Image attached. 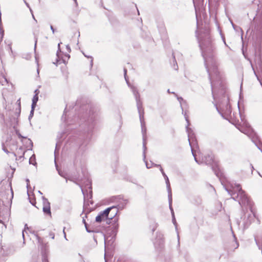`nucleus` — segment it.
Segmentation results:
<instances>
[{
  "instance_id": "f257e3e1",
  "label": "nucleus",
  "mask_w": 262,
  "mask_h": 262,
  "mask_svg": "<svg viewBox=\"0 0 262 262\" xmlns=\"http://www.w3.org/2000/svg\"><path fill=\"white\" fill-rule=\"evenodd\" d=\"M195 34L209 75L212 95L215 99L216 86L221 84V76L214 58L215 47L210 34L209 26L206 25L203 28L198 23Z\"/></svg>"
},
{
  "instance_id": "f03ea898",
  "label": "nucleus",
  "mask_w": 262,
  "mask_h": 262,
  "mask_svg": "<svg viewBox=\"0 0 262 262\" xmlns=\"http://www.w3.org/2000/svg\"><path fill=\"white\" fill-rule=\"evenodd\" d=\"M226 190L232 196V199L238 202L241 206H247L249 207L251 212L252 210V203L244 191L242 189L239 185H235L232 189L226 188ZM254 215V214H253Z\"/></svg>"
},
{
  "instance_id": "7ed1b4c3",
  "label": "nucleus",
  "mask_w": 262,
  "mask_h": 262,
  "mask_svg": "<svg viewBox=\"0 0 262 262\" xmlns=\"http://www.w3.org/2000/svg\"><path fill=\"white\" fill-rule=\"evenodd\" d=\"M132 92L134 94V95L135 97L136 103H137V106L139 115V118H140V121L141 123V129H142V136H143V154H144V157H145V150L146 149V128L145 126V123L144 120V109L142 107V103L140 98V95L137 89L136 88H135L134 86H130Z\"/></svg>"
},
{
  "instance_id": "20e7f679",
  "label": "nucleus",
  "mask_w": 262,
  "mask_h": 262,
  "mask_svg": "<svg viewBox=\"0 0 262 262\" xmlns=\"http://www.w3.org/2000/svg\"><path fill=\"white\" fill-rule=\"evenodd\" d=\"M252 27V38L257 43L262 39V11L259 10L254 18Z\"/></svg>"
},
{
  "instance_id": "39448f33",
  "label": "nucleus",
  "mask_w": 262,
  "mask_h": 262,
  "mask_svg": "<svg viewBox=\"0 0 262 262\" xmlns=\"http://www.w3.org/2000/svg\"><path fill=\"white\" fill-rule=\"evenodd\" d=\"M199 164L204 163L206 165H211L216 176L219 178L222 176V173L218 167L217 161L214 159V156L212 154H209L204 156L202 158V162H199Z\"/></svg>"
},
{
  "instance_id": "423d86ee",
  "label": "nucleus",
  "mask_w": 262,
  "mask_h": 262,
  "mask_svg": "<svg viewBox=\"0 0 262 262\" xmlns=\"http://www.w3.org/2000/svg\"><path fill=\"white\" fill-rule=\"evenodd\" d=\"M251 64L255 75L262 86V61L259 55H255L254 61H251Z\"/></svg>"
},
{
  "instance_id": "0eeeda50",
  "label": "nucleus",
  "mask_w": 262,
  "mask_h": 262,
  "mask_svg": "<svg viewBox=\"0 0 262 262\" xmlns=\"http://www.w3.org/2000/svg\"><path fill=\"white\" fill-rule=\"evenodd\" d=\"M156 167H159L160 168V171L161 172L165 180V183H166V188H167V191H168V201H169V204H170V206L171 205V204H172V192H171V188H170V182H169V179H168V177L167 176V175L165 174V173L164 172L162 167H161V165H159V164H155V165Z\"/></svg>"
},
{
  "instance_id": "6e6552de",
  "label": "nucleus",
  "mask_w": 262,
  "mask_h": 262,
  "mask_svg": "<svg viewBox=\"0 0 262 262\" xmlns=\"http://www.w3.org/2000/svg\"><path fill=\"white\" fill-rule=\"evenodd\" d=\"M225 103L223 104L221 103L219 105V107L223 112L227 115H229L231 113V107L229 104V99L228 96L226 95L224 96Z\"/></svg>"
},
{
  "instance_id": "1a4fd4ad",
  "label": "nucleus",
  "mask_w": 262,
  "mask_h": 262,
  "mask_svg": "<svg viewBox=\"0 0 262 262\" xmlns=\"http://www.w3.org/2000/svg\"><path fill=\"white\" fill-rule=\"evenodd\" d=\"M184 117L185 118V120L186 121H187V125L186 127V132L187 133V135H188V141H189V143L192 145V143H193V141H190V140H192V141H193V138H195V136H194V134L193 133V130L190 128V127H189V126L190 125V123H189V120H188V117L186 115V113H185V114H184Z\"/></svg>"
},
{
  "instance_id": "9d476101",
  "label": "nucleus",
  "mask_w": 262,
  "mask_h": 262,
  "mask_svg": "<svg viewBox=\"0 0 262 262\" xmlns=\"http://www.w3.org/2000/svg\"><path fill=\"white\" fill-rule=\"evenodd\" d=\"M42 200L43 205L42 211L44 214L51 217L52 214L51 212L50 203L49 202L48 200L44 196H42Z\"/></svg>"
},
{
  "instance_id": "9b49d317",
  "label": "nucleus",
  "mask_w": 262,
  "mask_h": 262,
  "mask_svg": "<svg viewBox=\"0 0 262 262\" xmlns=\"http://www.w3.org/2000/svg\"><path fill=\"white\" fill-rule=\"evenodd\" d=\"M113 208H108L102 212H100L99 214L96 217V222L100 223L102 221L106 220L108 218V215L110 213V210Z\"/></svg>"
},
{
  "instance_id": "f8f14e48",
  "label": "nucleus",
  "mask_w": 262,
  "mask_h": 262,
  "mask_svg": "<svg viewBox=\"0 0 262 262\" xmlns=\"http://www.w3.org/2000/svg\"><path fill=\"white\" fill-rule=\"evenodd\" d=\"M190 141H192V140H190ZM189 145L190 146L192 154L194 158V160H195V162L198 163H199V161L198 160L197 158H196V155L195 154L194 148L198 147V144H197L196 140L195 138H193V143H192V145H191L189 143Z\"/></svg>"
},
{
  "instance_id": "ddd939ff",
  "label": "nucleus",
  "mask_w": 262,
  "mask_h": 262,
  "mask_svg": "<svg viewBox=\"0 0 262 262\" xmlns=\"http://www.w3.org/2000/svg\"><path fill=\"white\" fill-rule=\"evenodd\" d=\"M252 139V141L255 143V144L258 147V148L260 149L259 145V140L258 139V137L254 133H253L251 135H248Z\"/></svg>"
},
{
  "instance_id": "4468645a",
  "label": "nucleus",
  "mask_w": 262,
  "mask_h": 262,
  "mask_svg": "<svg viewBox=\"0 0 262 262\" xmlns=\"http://www.w3.org/2000/svg\"><path fill=\"white\" fill-rule=\"evenodd\" d=\"M111 208H113L110 210V215H108L109 219H112L117 214L118 211L117 208L116 207L113 206Z\"/></svg>"
},
{
  "instance_id": "2eb2a0df",
  "label": "nucleus",
  "mask_w": 262,
  "mask_h": 262,
  "mask_svg": "<svg viewBox=\"0 0 262 262\" xmlns=\"http://www.w3.org/2000/svg\"><path fill=\"white\" fill-rule=\"evenodd\" d=\"M169 208H170V209L171 210V214L172 215V223L174 225L176 229H177V224L176 220V219L174 217V212H173V209L171 207V205L170 206L169 204Z\"/></svg>"
},
{
  "instance_id": "dca6fc26",
  "label": "nucleus",
  "mask_w": 262,
  "mask_h": 262,
  "mask_svg": "<svg viewBox=\"0 0 262 262\" xmlns=\"http://www.w3.org/2000/svg\"><path fill=\"white\" fill-rule=\"evenodd\" d=\"M14 128L15 129L16 134L18 136V137L21 139V142H23V139H27L26 137L23 136L19 132V130L17 129H15V127H14Z\"/></svg>"
},
{
  "instance_id": "f3484780",
  "label": "nucleus",
  "mask_w": 262,
  "mask_h": 262,
  "mask_svg": "<svg viewBox=\"0 0 262 262\" xmlns=\"http://www.w3.org/2000/svg\"><path fill=\"white\" fill-rule=\"evenodd\" d=\"M38 100V97L37 96V94H36L33 99H32V102H34V103H37V101Z\"/></svg>"
},
{
  "instance_id": "a211bd4d",
  "label": "nucleus",
  "mask_w": 262,
  "mask_h": 262,
  "mask_svg": "<svg viewBox=\"0 0 262 262\" xmlns=\"http://www.w3.org/2000/svg\"><path fill=\"white\" fill-rule=\"evenodd\" d=\"M143 158H144V157L143 156ZM145 159V158H144V160ZM145 162V164H146V166L147 167V168L149 169V168H150L152 165L155 166V164H154V163H152L151 165H150V164H149L145 160H144Z\"/></svg>"
},
{
  "instance_id": "6ab92c4d",
  "label": "nucleus",
  "mask_w": 262,
  "mask_h": 262,
  "mask_svg": "<svg viewBox=\"0 0 262 262\" xmlns=\"http://www.w3.org/2000/svg\"><path fill=\"white\" fill-rule=\"evenodd\" d=\"M126 73H127V70L124 68V78H125V79L127 82V83L128 84V85H129V83H128V80L127 78V76H126Z\"/></svg>"
},
{
  "instance_id": "aec40b11",
  "label": "nucleus",
  "mask_w": 262,
  "mask_h": 262,
  "mask_svg": "<svg viewBox=\"0 0 262 262\" xmlns=\"http://www.w3.org/2000/svg\"><path fill=\"white\" fill-rule=\"evenodd\" d=\"M232 26L233 28V29L235 30H237V29H240L241 30V28L238 27H237L235 25H234L233 23H232Z\"/></svg>"
},
{
  "instance_id": "412c9836",
  "label": "nucleus",
  "mask_w": 262,
  "mask_h": 262,
  "mask_svg": "<svg viewBox=\"0 0 262 262\" xmlns=\"http://www.w3.org/2000/svg\"><path fill=\"white\" fill-rule=\"evenodd\" d=\"M62 43L61 42H60L58 45V51L57 52V56L58 57L59 56V53L61 52L60 48V45Z\"/></svg>"
},
{
  "instance_id": "4be33fe9",
  "label": "nucleus",
  "mask_w": 262,
  "mask_h": 262,
  "mask_svg": "<svg viewBox=\"0 0 262 262\" xmlns=\"http://www.w3.org/2000/svg\"><path fill=\"white\" fill-rule=\"evenodd\" d=\"M56 169H57V170H58V173H59V174L60 176H61V177H63V178H66V177H65V176H64V174H63V173L61 171H60V170H58V169L57 168V167H56Z\"/></svg>"
},
{
  "instance_id": "5701e85b",
  "label": "nucleus",
  "mask_w": 262,
  "mask_h": 262,
  "mask_svg": "<svg viewBox=\"0 0 262 262\" xmlns=\"http://www.w3.org/2000/svg\"><path fill=\"white\" fill-rule=\"evenodd\" d=\"M34 110H31L30 114L29 116V120L33 117V114H34Z\"/></svg>"
},
{
  "instance_id": "b1692460",
  "label": "nucleus",
  "mask_w": 262,
  "mask_h": 262,
  "mask_svg": "<svg viewBox=\"0 0 262 262\" xmlns=\"http://www.w3.org/2000/svg\"><path fill=\"white\" fill-rule=\"evenodd\" d=\"M42 262H48L47 257L46 255H43Z\"/></svg>"
},
{
  "instance_id": "393cba45",
  "label": "nucleus",
  "mask_w": 262,
  "mask_h": 262,
  "mask_svg": "<svg viewBox=\"0 0 262 262\" xmlns=\"http://www.w3.org/2000/svg\"><path fill=\"white\" fill-rule=\"evenodd\" d=\"M84 226H85V227L86 230V231H87L88 232L90 233V232H93V231H92V230H90V229L88 228V224H85V225H84Z\"/></svg>"
},
{
  "instance_id": "a878e982",
  "label": "nucleus",
  "mask_w": 262,
  "mask_h": 262,
  "mask_svg": "<svg viewBox=\"0 0 262 262\" xmlns=\"http://www.w3.org/2000/svg\"><path fill=\"white\" fill-rule=\"evenodd\" d=\"M36 103H34L32 102V105H31V110H34L35 107H36Z\"/></svg>"
},
{
  "instance_id": "bb28decb",
  "label": "nucleus",
  "mask_w": 262,
  "mask_h": 262,
  "mask_svg": "<svg viewBox=\"0 0 262 262\" xmlns=\"http://www.w3.org/2000/svg\"><path fill=\"white\" fill-rule=\"evenodd\" d=\"M19 150H20L22 151V152H23V155L20 156L19 157V159H20L21 157H24V155L25 154V151L23 150V149L22 147H20L19 148Z\"/></svg>"
},
{
  "instance_id": "cd10ccee",
  "label": "nucleus",
  "mask_w": 262,
  "mask_h": 262,
  "mask_svg": "<svg viewBox=\"0 0 262 262\" xmlns=\"http://www.w3.org/2000/svg\"><path fill=\"white\" fill-rule=\"evenodd\" d=\"M83 55H84L85 57H86L88 58H90L91 59V66L92 67V66H93V58H92V57H91H91H89V56H87L86 55H85L84 53H83Z\"/></svg>"
},
{
  "instance_id": "c85d7f7f",
  "label": "nucleus",
  "mask_w": 262,
  "mask_h": 262,
  "mask_svg": "<svg viewBox=\"0 0 262 262\" xmlns=\"http://www.w3.org/2000/svg\"><path fill=\"white\" fill-rule=\"evenodd\" d=\"M49 235L52 238V239H54V233H53V232H50L49 233Z\"/></svg>"
},
{
  "instance_id": "c756f323",
  "label": "nucleus",
  "mask_w": 262,
  "mask_h": 262,
  "mask_svg": "<svg viewBox=\"0 0 262 262\" xmlns=\"http://www.w3.org/2000/svg\"><path fill=\"white\" fill-rule=\"evenodd\" d=\"M178 100L179 101L180 104H181V101H183V99L182 97H178ZM182 105V104H181ZM182 107V109L183 110V108H182V106H181Z\"/></svg>"
},
{
  "instance_id": "7c9ffc66",
  "label": "nucleus",
  "mask_w": 262,
  "mask_h": 262,
  "mask_svg": "<svg viewBox=\"0 0 262 262\" xmlns=\"http://www.w3.org/2000/svg\"><path fill=\"white\" fill-rule=\"evenodd\" d=\"M27 225L26 224L25 225V228H27V229H28V228L27 227ZM25 232H26V228H25V229L23 231V233H22V234H23V238H24V233Z\"/></svg>"
},
{
  "instance_id": "2f4dec72",
  "label": "nucleus",
  "mask_w": 262,
  "mask_h": 262,
  "mask_svg": "<svg viewBox=\"0 0 262 262\" xmlns=\"http://www.w3.org/2000/svg\"><path fill=\"white\" fill-rule=\"evenodd\" d=\"M28 141L29 142V144H30V147L31 148L33 146V143L30 139H28Z\"/></svg>"
},
{
  "instance_id": "473e14b6",
  "label": "nucleus",
  "mask_w": 262,
  "mask_h": 262,
  "mask_svg": "<svg viewBox=\"0 0 262 262\" xmlns=\"http://www.w3.org/2000/svg\"><path fill=\"white\" fill-rule=\"evenodd\" d=\"M78 185H79V186L80 187V188L81 189V191H82V192L83 194L84 195H85V192H84L83 189L82 188V187L80 185H79V184H78Z\"/></svg>"
},
{
  "instance_id": "72a5a7b5",
  "label": "nucleus",
  "mask_w": 262,
  "mask_h": 262,
  "mask_svg": "<svg viewBox=\"0 0 262 262\" xmlns=\"http://www.w3.org/2000/svg\"><path fill=\"white\" fill-rule=\"evenodd\" d=\"M66 48H67V50L69 52H71V49H70V47L69 45H67L66 46Z\"/></svg>"
},
{
  "instance_id": "f704fd0d",
  "label": "nucleus",
  "mask_w": 262,
  "mask_h": 262,
  "mask_svg": "<svg viewBox=\"0 0 262 262\" xmlns=\"http://www.w3.org/2000/svg\"><path fill=\"white\" fill-rule=\"evenodd\" d=\"M50 28H51V30H52V31L53 33H54V32H55V30H54V29L53 27L52 26H50Z\"/></svg>"
},
{
  "instance_id": "c9c22d12",
  "label": "nucleus",
  "mask_w": 262,
  "mask_h": 262,
  "mask_svg": "<svg viewBox=\"0 0 262 262\" xmlns=\"http://www.w3.org/2000/svg\"><path fill=\"white\" fill-rule=\"evenodd\" d=\"M34 93H35V94H37V95H38L39 93V91L38 89H36L35 90Z\"/></svg>"
},
{
  "instance_id": "e433bc0d",
  "label": "nucleus",
  "mask_w": 262,
  "mask_h": 262,
  "mask_svg": "<svg viewBox=\"0 0 262 262\" xmlns=\"http://www.w3.org/2000/svg\"><path fill=\"white\" fill-rule=\"evenodd\" d=\"M109 242H107V241H106V239L105 238V246H106V245H108V244H109Z\"/></svg>"
},
{
  "instance_id": "4c0bfd02",
  "label": "nucleus",
  "mask_w": 262,
  "mask_h": 262,
  "mask_svg": "<svg viewBox=\"0 0 262 262\" xmlns=\"http://www.w3.org/2000/svg\"><path fill=\"white\" fill-rule=\"evenodd\" d=\"M3 150L5 152H6V153H9V151H8L7 149H5V148H3Z\"/></svg>"
},
{
  "instance_id": "58836bf2",
  "label": "nucleus",
  "mask_w": 262,
  "mask_h": 262,
  "mask_svg": "<svg viewBox=\"0 0 262 262\" xmlns=\"http://www.w3.org/2000/svg\"><path fill=\"white\" fill-rule=\"evenodd\" d=\"M33 156H32V157L30 158V160H29V163H30V164H32L31 161H32V158H33Z\"/></svg>"
},
{
  "instance_id": "ea45409f",
  "label": "nucleus",
  "mask_w": 262,
  "mask_h": 262,
  "mask_svg": "<svg viewBox=\"0 0 262 262\" xmlns=\"http://www.w3.org/2000/svg\"><path fill=\"white\" fill-rule=\"evenodd\" d=\"M36 237L38 239V242H40V238L38 235H36Z\"/></svg>"
},
{
  "instance_id": "a19ab883",
  "label": "nucleus",
  "mask_w": 262,
  "mask_h": 262,
  "mask_svg": "<svg viewBox=\"0 0 262 262\" xmlns=\"http://www.w3.org/2000/svg\"><path fill=\"white\" fill-rule=\"evenodd\" d=\"M89 189H90V192L92 193V187L91 186H89L88 187Z\"/></svg>"
},
{
  "instance_id": "79ce46f5",
  "label": "nucleus",
  "mask_w": 262,
  "mask_h": 262,
  "mask_svg": "<svg viewBox=\"0 0 262 262\" xmlns=\"http://www.w3.org/2000/svg\"><path fill=\"white\" fill-rule=\"evenodd\" d=\"M73 1L75 2L76 6H78V3H77V0H73Z\"/></svg>"
},
{
  "instance_id": "37998d69",
  "label": "nucleus",
  "mask_w": 262,
  "mask_h": 262,
  "mask_svg": "<svg viewBox=\"0 0 262 262\" xmlns=\"http://www.w3.org/2000/svg\"><path fill=\"white\" fill-rule=\"evenodd\" d=\"M82 222H83V224H84V225H85V224H87V223H86V222H85V220L84 219H83Z\"/></svg>"
},
{
  "instance_id": "c03bdc74",
  "label": "nucleus",
  "mask_w": 262,
  "mask_h": 262,
  "mask_svg": "<svg viewBox=\"0 0 262 262\" xmlns=\"http://www.w3.org/2000/svg\"><path fill=\"white\" fill-rule=\"evenodd\" d=\"M250 166L251 167V168H252V171H253V170L254 169V167H253V166H252V164H250Z\"/></svg>"
},
{
  "instance_id": "a18cd8bd",
  "label": "nucleus",
  "mask_w": 262,
  "mask_h": 262,
  "mask_svg": "<svg viewBox=\"0 0 262 262\" xmlns=\"http://www.w3.org/2000/svg\"><path fill=\"white\" fill-rule=\"evenodd\" d=\"M174 69L177 70L178 69V66L177 65L176 67L174 66Z\"/></svg>"
},
{
  "instance_id": "49530a36",
  "label": "nucleus",
  "mask_w": 262,
  "mask_h": 262,
  "mask_svg": "<svg viewBox=\"0 0 262 262\" xmlns=\"http://www.w3.org/2000/svg\"><path fill=\"white\" fill-rule=\"evenodd\" d=\"M88 185H89V184L91 185V182L89 180H88Z\"/></svg>"
},
{
  "instance_id": "de8ad7c7",
  "label": "nucleus",
  "mask_w": 262,
  "mask_h": 262,
  "mask_svg": "<svg viewBox=\"0 0 262 262\" xmlns=\"http://www.w3.org/2000/svg\"><path fill=\"white\" fill-rule=\"evenodd\" d=\"M63 232L64 234V237L66 238V233H65V232H64V229H63Z\"/></svg>"
},
{
  "instance_id": "09e8293b",
  "label": "nucleus",
  "mask_w": 262,
  "mask_h": 262,
  "mask_svg": "<svg viewBox=\"0 0 262 262\" xmlns=\"http://www.w3.org/2000/svg\"><path fill=\"white\" fill-rule=\"evenodd\" d=\"M66 56H67V57H68V58H70V55H69V54H67V55H66Z\"/></svg>"
},
{
  "instance_id": "8fccbe9b",
  "label": "nucleus",
  "mask_w": 262,
  "mask_h": 262,
  "mask_svg": "<svg viewBox=\"0 0 262 262\" xmlns=\"http://www.w3.org/2000/svg\"><path fill=\"white\" fill-rule=\"evenodd\" d=\"M167 92H168V93H171V92H170V91H169V89L167 90Z\"/></svg>"
},
{
  "instance_id": "3c124183",
  "label": "nucleus",
  "mask_w": 262,
  "mask_h": 262,
  "mask_svg": "<svg viewBox=\"0 0 262 262\" xmlns=\"http://www.w3.org/2000/svg\"><path fill=\"white\" fill-rule=\"evenodd\" d=\"M38 193H39L40 194H42V192L40 191H38Z\"/></svg>"
},
{
  "instance_id": "603ef678",
  "label": "nucleus",
  "mask_w": 262,
  "mask_h": 262,
  "mask_svg": "<svg viewBox=\"0 0 262 262\" xmlns=\"http://www.w3.org/2000/svg\"><path fill=\"white\" fill-rule=\"evenodd\" d=\"M37 40L35 41V48H36V45Z\"/></svg>"
},
{
  "instance_id": "864d4df0",
  "label": "nucleus",
  "mask_w": 262,
  "mask_h": 262,
  "mask_svg": "<svg viewBox=\"0 0 262 262\" xmlns=\"http://www.w3.org/2000/svg\"><path fill=\"white\" fill-rule=\"evenodd\" d=\"M172 94H174V95H175V96H177V94H176V93H174V92H172Z\"/></svg>"
},
{
  "instance_id": "5fc2aeb1",
  "label": "nucleus",
  "mask_w": 262,
  "mask_h": 262,
  "mask_svg": "<svg viewBox=\"0 0 262 262\" xmlns=\"http://www.w3.org/2000/svg\"><path fill=\"white\" fill-rule=\"evenodd\" d=\"M172 94H174V95H175V96H177V94H176V93H174V92H172Z\"/></svg>"
},
{
  "instance_id": "6e6d98bb",
  "label": "nucleus",
  "mask_w": 262,
  "mask_h": 262,
  "mask_svg": "<svg viewBox=\"0 0 262 262\" xmlns=\"http://www.w3.org/2000/svg\"><path fill=\"white\" fill-rule=\"evenodd\" d=\"M172 94H174V95H175V96H177V94H176V93H174V92H172Z\"/></svg>"
},
{
  "instance_id": "4d7b16f0",
  "label": "nucleus",
  "mask_w": 262,
  "mask_h": 262,
  "mask_svg": "<svg viewBox=\"0 0 262 262\" xmlns=\"http://www.w3.org/2000/svg\"><path fill=\"white\" fill-rule=\"evenodd\" d=\"M224 42L225 44V45H226V42H225V40H224Z\"/></svg>"
},
{
  "instance_id": "13d9d810",
  "label": "nucleus",
  "mask_w": 262,
  "mask_h": 262,
  "mask_svg": "<svg viewBox=\"0 0 262 262\" xmlns=\"http://www.w3.org/2000/svg\"><path fill=\"white\" fill-rule=\"evenodd\" d=\"M63 117H64V115H63V116H62V119H63Z\"/></svg>"
},
{
  "instance_id": "bf43d9fd",
  "label": "nucleus",
  "mask_w": 262,
  "mask_h": 262,
  "mask_svg": "<svg viewBox=\"0 0 262 262\" xmlns=\"http://www.w3.org/2000/svg\"><path fill=\"white\" fill-rule=\"evenodd\" d=\"M259 174L260 177H262V176H261V175H260L259 173Z\"/></svg>"
},
{
  "instance_id": "052dcab7",
  "label": "nucleus",
  "mask_w": 262,
  "mask_h": 262,
  "mask_svg": "<svg viewBox=\"0 0 262 262\" xmlns=\"http://www.w3.org/2000/svg\"><path fill=\"white\" fill-rule=\"evenodd\" d=\"M39 1H40V0H38Z\"/></svg>"
}]
</instances>
